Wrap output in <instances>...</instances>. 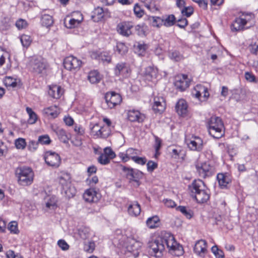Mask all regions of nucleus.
Masks as SVG:
<instances>
[{"instance_id": "f257e3e1", "label": "nucleus", "mask_w": 258, "mask_h": 258, "mask_svg": "<svg viewBox=\"0 0 258 258\" xmlns=\"http://www.w3.org/2000/svg\"><path fill=\"white\" fill-rule=\"evenodd\" d=\"M165 245L169 250H177L175 254L177 256L183 253L182 246L177 243L173 235L168 232H164L161 236L151 241L148 243L149 252L151 255L156 257H161L165 249Z\"/></svg>"}, {"instance_id": "f03ea898", "label": "nucleus", "mask_w": 258, "mask_h": 258, "mask_svg": "<svg viewBox=\"0 0 258 258\" xmlns=\"http://www.w3.org/2000/svg\"><path fill=\"white\" fill-rule=\"evenodd\" d=\"M208 123L209 134L213 137L219 139L224 135V124L220 117L212 116Z\"/></svg>"}, {"instance_id": "7ed1b4c3", "label": "nucleus", "mask_w": 258, "mask_h": 258, "mask_svg": "<svg viewBox=\"0 0 258 258\" xmlns=\"http://www.w3.org/2000/svg\"><path fill=\"white\" fill-rule=\"evenodd\" d=\"M16 174L20 184L26 186L31 184L33 181L34 173L30 167H20L16 170Z\"/></svg>"}, {"instance_id": "20e7f679", "label": "nucleus", "mask_w": 258, "mask_h": 258, "mask_svg": "<svg viewBox=\"0 0 258 258\" xmlns=\"http://www.w3.org/2000/svg\"><path fill=\"white\" fill-rule=\"evenodd\" d=\"M254 15L251 13L242 14L239 18H237L232 25L233 31H240L244 28L250 27L252 24Z\"/></svg>"}, {"instance_id": "39448f33", "label": "nucleus", "mask_w": 258, "mask_h": 258, "mask_svg": "<svg viewBox=\"0 0 258 258\" xmlns=\"http://www.w3.org/2000/svg\"><path fill=\"white\" fill-rule=\"evenodd\" d=\"M89 127L91 135L96 139H106L111 134V129L108 126H102L97 123H90Z\"/></svg>"}, {"instance_id": "423d86ee", "label": "nucleus", "mask_w": 258, "mask_h": 258, "mask_svg": "<svg viewBox=\"0 0 258 258\" xmlns=\"http://www.w3.org/2000/svg\"><path fill=\"white\" fill-rule=\"evenodd\" d=\"M197 172L199 176L206 178L207 176H210L215 172V169L213 166H211L209 162H204L197 163L196 165Z\"/></svg>"}, {"instance_id": "0eeeda50", "label": "nucleus", "mask_w": 258, "mask_h": 258, "mask_svg": "<svg viewBox=\"0 0 258 258\" xmlns=\"http://www.w3.org/2000/svg\"><path fill=\"white\" fill-rule=\"evenodd\" d=\"M82 61L77 57L70 55L66 57L63 60L64 67L68 70L73 72L78 71L82 65Z\"/></svg>"}, {"instance_id": "6e6552de", "label": "nucleus", "mask_w": 258, "mask_h": 258, "mask_svg": "<svg viewBox=\"0 0 258 258\" xmlns=\"http://www.w3.org/2000/svg\"><path fill=\"white\" fill-rule=\"evenodd\" d=\"M44 160L47 165L54 168L58 167L61 163L59 155L54 152L47 151L44 155Z\"/></svg>"}, {"instance_id": "1a4fd4ad", "label": "nucleus", "mask_w": 258, "mask_h": 258, "mask_svg": "<svg viewBox=\"0 0 258 258\" xmlns=\"http://www.w3.org/2000/svg\"><path fill=\"white\" fill-rule=\"evenodd\" d=\"M105 103L109 108H113L121 101L120 95L115 92H108L105 95Z\"/></svg>"}, {"instance_id": "9d476101", "label": "nucleus", "mask_w": 258, "mask_h": 258, "mask_svg": "<svg viewBox=\"0 0 258 258\" xmlns=\"http://www.w3.org/2000/svg\"><path fill=\"white\" fill-rule=\"evenodd\" d=\"M114 74L116 76L127 78L131 74L129 67L124 62L118 63L114 69Z\"/></svg>"}, {"instance_id": "9b49d317", "label": "nucleus", "mask_w": 258, "mask_h": 258, "mask_svg": "<svg viewBox=\"0 0 258 258\" xmlns=\"http://www.w3.org/2000/svg\"><path fill=\"white\" fill-rule=\"evenodd\" d=\"M190 80L185 75H179L175 77L174 85L180 91L186 89L189 85Z\"/></svg>"}, {"instance_id": "f8f14e48", "label": "nucleus", "mask_w": 258, "mask_h": 258, "mask_svg": "<svg viewBox=\"0 0 258 258\" xmlns=\"http://www.w3.org/2000/svg\"><path fill=\"white\" fill-rule=\"evenodd\" d=\"M133 26L128 22H122L119 23L116 27L117 32L121 35L128 37L132 34V29Z\"/></svg>"}, {"instance_id": "ddd939ff", "label": "nucleus", "mask_w": 258, "mask_h": 258, "mask_svg": "<svg viewBox=\"0 0 258 258\" xmlns=\"http://www.w3.org/2000/svg\"><path fill=\"white\" fill-rule=\"evenodd\" d=\"M101 195L94 188L87 189L83 194V199L88 203H96L101 199Z\"/></svg>"}, {"instance_id": "4468645a", "label": "nucleus", "mask_w": 258, "mask_h": 258, "mask_svg": "<svg viewBox=\"0 0 258 258\" xmlns=\"http://www.w3.org/2000/svg\"><path fill=\"white\" fill-rule=\"evenodd\" d=\"M31 68L36 74H41L45 70L46 64L42 58H36L31 61Z\"/></svg>"}, {"instance_id": "2eb2a0df", "label": "nucleus", "mask_w": 258, "mask_h": 258, "mask_svg": "<svg viewBox=\"0 0 258 258\" xmlns=\"http://www.w3.org/2000/svg\"><path fill=\"white\" fill-rule=\"evenodd\" d=\"M206 187L204 182L200 179L195 180L188 186L191 196L193 198L203 189H205Z\"/></svg>"}, {"instance_id": "dca6fc26", "label": "nucleus", "mask_w": 258, "mask_h": 258, "mask_svg": "<svg viewBox=\"0 0 258 258\" xmlns=\"http://www.w3.org/2000/svg\"><path fill=\"white\" fill-rule=\"evenodd\" d=\"M187 144L191 150L200 151L203 149V141L198 137H192Z\"/></svg>"}, {"instance_id": "f3484780", "label": "nucleus", "mask_w": 258, "mask_h": 258, "mask_svg": "<svg viewBox=\"0 0 258 258\" xmlns=\"http://www.w3.org/2000/svg\"><path fill=\"white\" fill-rule=\"evenodd\" d=\"M153 109L156 113H162L165 109V102L162 97L157 96L154 98Z\"/></svg>"}, {"instance_id": "a211bd4d", "label": "nucleus", "mask_w": 258, "mask_h": 258, "mask_svg": "<svg viewBox=\"0 0 258 258\" xmlns=\"http://www.w3.org/2000/svg\"><path fill=\"white\" fill-rule=\"evenodd\" d=\"M175 109L177 113L180 116L184 117L188 112L187 104L184 99H180L177 102Z\"/></svg>"}, {"instance_id": "6ab92c4d", "label": "nucleus", "mask_w": 258, "mask_h": 258, "mask_svg": "<svg viewBox=\"0 0 258 258\" xmlns=\"http://www.w3.org/2000/svg\"><path fill=\"white\" fill-rule=\"evenodd\" d=\"M128 119L132 122H141L144 121L145 116L139 111L135 110H129L127 113Z\"/></svg>"}, {"instance_id": "aec40b11", "label": "nucleus", "mask_w": 258, "mask_h": 258, "mask_svg": "<svg viewBox=\"0 0 258 258\" xmlns=\"http://www.w3.org/2000/svg\"><path fill=\"white\" fill-rule=\"evenodd\" d=\"M217 179L219 186L221 188H225L231 182L230 176L227 173H218Z\"/></svg>"}, {"instance_id": "412c9836", "label": "nucleus", "mask_w": 258, "mask_h": 258, "mask_svg": "<svg viewBox=\"0 0 258 258\" xmlns=\"http://www.w3.org/2000/svg\"><path fill=\"white\" fill-rule=\"evenodd\" d=\"M207 242L205 240L198 241L194 247V251L198 255L202 256L207 251Z\"/></svg>"}, {"instance_id": "4be33fe9", "label": "nucleus", "mask_w": 258, "mask_h": 258, "mask_svg": "<svg viewBox=\"0 0 258 258\" xmlns=\"http://www.w3.org/2000/svg\"><path fill=\"white\" fill-rule=\"evenodd\" d=\"M48 94L51 97L58 99L63 93V90L60 86L56 85L49 86Z\"/></svg>"}, {"instance_id": "5701e85b", "label": "nucleus", "mask_w": 258, "mask_h": 258, "mask_svg": "<svg viewBox=\"0 0 258 258\" xmlns=\"http://www.w3.org/2000/svg\"><path fill=\"white\" fill-rule=\"evenodd\" d=\"M158 74V70L157 68L153 67H148L146 68L144 76L145 79L148 81H152L157 78Z\"/></svg>"}, {"instance_id": "b1692460", "label": "nucleus", "mask_w": 258, "mask_h": 258, "mask_svg": "<svg viewBox=\"0 0 258 258\" xmlns=\"http://www.w3.org/2000/svg\"><path fill=\"white\" fill-rule=\"evenodd\" d=\"M199 203H204L206 202L210 198L209 190L207 187L203 189L194 197Z\"/></svg>"}, {"instance_id": "393cba45", "label": "nucleus", "mask_w": 258, "mask_h": 258, "mask_svg": "<svg viewBox=\"0 0 258 258\" xmlns=\"http://www.w3.org/2000/svg\"><path fill=\"white\" fill-rule=\"evenodd\" d=\"M42 112L45 115L52 118L56 117L59 113L58 109L56 105L46 107L43 110Z\"/></svg>"}, {"instance_id": "a878e982", "label": "nucleus", "mask_w": 258, "mask_h": 258, "mask_svg": "<svg viewBox=\"0 0 258 258\" xmlns=\"http://www.w3.org/2000/svg\"><path fill=\"white\" fill-rule=\"evenodd\" d=\"M128 212L132 216H137L141 213L140 205L137 202H134L129 205Z\"/></svg>"}, {"instance_id": "bb28decb", "label": "nucleus", "mask_w": 258, "mask_h": 258, "mask_svg": "<svg viewBox=\"0 0 258 258\" xmlns=\"http://www.w3.org/2000/svg\"><path fill=\"white\" fill-rule=\"evenodd\" d=\"M101 79V76L97 71H92L89 73L88 80L92 84L98 83Z\"/></svg>"}, {"instance_id": "cd10ccee", "label": "nucleus", "mask_w": 258, "mask_h": 258, "mask_svg": "<svg viewBox=\"0 0 258 258\" xmlns=\"http://www.w3.org/2000/svg\"><path fill=\"white\" fill-rule=\"evenodd\" d=\"M46 207L49 209L54 210L57 207V200L54 196H47L45 199Z\"/></svg>"}, {"instance_id": "c85d7f7f", "label": "nucleus", "mask_w": 258, "mask_h": 258, "mask_svg": "<svg viewBox=\"0 0 258 258\" xmlns=\"http://www.w3.org/2000/svg\"><path fill=\"white\" fill-rule=\"evenodd\" d=\"M147 226L151 229L155 228L159 226L160 220L158 217L153 216L149 218L146 221Z\"/></svg>"}, {"instance_id": "c756f323", "label": "nucleus", "mask_w": 258, "mask_h": 258, "mask_svg": "<svg viewBox=\"0 0 258 258\" xmlns=\"http://www.w3.org/2000/svg\"><path fill=\"white\" fill-rule=\"evenodd\" d=\"M56 134L59 139L63 143L68 142L70 138V134H67L62 128H58L56 130Z\"/></svg>"}, {"instance_id": "7c9ffc66", "label": "nucleus", "mask_w": 258, "mask_h": 258, "mask_svg": "<svg viewBox=\"0 0 258 258\" xmlns=\"http://www.w3.org/2000/svg\"><path fill=\"white\" fill-rule=\"evenodd\" d=\"M205 91V87L202 85H197L194 88L192 92V95L195 98H198L201 100L202 97V92Z\"/></svg>"}, {"instance_id": "2f4dec72", "label": "nucleus", "mask_w": 258, "mask_h": 258, "mask_svg": "<svg viewBox=\"0 0 258 258\" xmlns=\"http://www.w3.org/2000/svg\"><path fill=\"white\" fill-rule=\"evenodd\" d=\"M62 191L64 192L65 196L68 198H73L76 193V190L74 186L71 184L64 186L62 188Z\"/></svg>"}, {"instance_id": "473e14b6", "label": "nucleus", "mask_w": 258, "mask_h": 258, "mask_svg": "<svg viewBox=\"0 0 258 258\" xmlns=\"http://www.w3.org/2000/svg\"><path fill=\"white\" fill-rule=\"evenodd\" d=\"M163 25L166 27H170L173 25L175 22V17L173 15L163 16Z\"/></svg>"}, {"instance_id": "72a5a7b5", "label": "nucleus", "mask_w": 258, "mask_h": 258, "mask_svg": "<svg viewBox=\"0 0 258 258\" xmlns=\"http://www.w3.org/2000/svg\"><path fill=\"white\" fill-rule=\"evenodd\" d=\"M176 210L180 212L187 219H188L191 218L194 215L193 212L184 206H179L176 208Z\"/></svg>"}, {"instance_id": "f704fd0d", "label": "nucleus", "mask_w": 258, "mask_h": 258, "mask_svg": "<svg viewBox=\"0 0 258 258\" xmlns=\"http://www.w3.org/2000/svg\"><path fill=\"white\" fill-rule=\"evenodd\" d=\"M149 20L153 27L159 28L163 25L162 17L152 16L149 18Z\"/></svg>"}, {"instance_id": "c9c22d12", "label": "nucleus", "mask_w": 258, "mask_h": 258, "mask_svg": "<svg viewBox=\"0 0 258 258\" xmlns=\"http://www.w3.org/2000/svg\"><path fill=\"white\" fill-rule=\"evenodd\" d=\"M59 183L62 185L63 188L64 186H67L71 183V176L68 173H64L59 177Z\"/></svg>"}, {"instance_id": "e433bc0d", "label": "nucleus", "mask_w": 258, "mask_h": 258, "mask_svg": "<svg viewBox=\"0 0 258 258\" xmlns=\"http://www.w3.org/2000/svg\"><path fill=\"white\" fill-rule=\"evenodd\" d=\"M41 23L46 27L51 26L53 23L52 16L47 14L43 15L41 17Z\"/></svg>"}, {"instance_id": "4c0bfd02", "label": "nucleus", "mask_w": 258, "mask_h": 258, "mask_svg": "<svg viewBox=\"0 0 258 258\" xmlns=\"http://www.w3.org/2000/svg\"><path fill=\"white\" fill-rule=\"evenodd\" d=\"M76 14L79 16V18L78 19L72 18L69 21V28H72L73 27H75L77 26L83 20L82 15L79 13H76Z\"/></svg>"}, {"instance_id": "58836bf2", "label": "nucleus", "mask_w": 258, "mask_h": 258, "mask_svg": "<svg viewBox=\"0 0 258 258\" xmlns=\"http://www.w3.org/2000/svg\"><path fill=\"white\" fill-rule=\"evenodd\" d=\"M26 111L29 115V119L28 120L29 123H35L37 120V115L32 110L31 108L29 107L26 108Z\"/></svg>"}, {"instance_id": "ea45409f", "label": "nucleus", "mask_w": 258, "mask_h": 258, "mask_svg": "<svg viewBox=\"0 0 258 258\" xmlns=\"http://www.w3.org/2000/svg\"><path fill=\"white\" fill-rule=\"evenodd\" d=\"M6 53V52L0 47V75H1L6 74L8 70V69H2L1 68L5 61V54Z\"/></svg>"}, {"instance_id": "a19ab883", "label": "nucleus", "mask_w": 258, "mask_h": 258, "mask_svg": "<svg viewBox=\"0 0 258 258\" xmlns=\"http://www.w3.org/2000/svg\"><path fill=\"white\" fill-rule=\"evenodd\" d=\"M143 176V173L138 170L134 169L133 173V177L131 178L130 182L135 181L136 182L138 185H139V180L142 178Z\"/></svg>"}, {"instance_id": "79ce46f5", "label": "nucleus", "mask_w": 258, "mask_h": 258, "mask_svg": "<svg viewBox=\"0 0 258 258\" xmlns=\"http://www.w3.org/2000/svg\"><path fill=\"white\" fill-rule=\"evenodd\" d=\"M4 84L7 87H16L17 85L16 80L11 77H7L4 80Z\"/></svg>"}, {"instance_id": "37998d69", "label": "nucleus", "mask_w": 258, "mask_h": 258, "mask_svg": "<svg viewBox=\"0 0 258 258\" xmlns=\"http://www.w3.org/2000/svg\"><path fill=\"white\" fill-rule=\"evenodd\" d=\"M20 40L22 45L25 47H28L31 43V39L29 36L23 35L20 37Z\"/></svg>"}, {"instance_id": "c03bdc74", "label": "nucleus", "mask_w": 258, "mask_h": 258, "mask_svg": "<svg viewBox=\"0 0 258 258\" xmlns=\"http://www.w3.org/2000/svg\"><path fill=\"white\" fill-rule=\"evenodd\" d=\"M144 6L150 11L155 10V1L153 0H145L143 2Z\"/></svg>"}, {"instance_id": "a18cd8bd", "label": "nucleus", "mask_w": 258, "mask_h": 258, "mask_svg": "<svg viewBox=\"0 0 258 258\" xmlns=\"http://www.w3.org/2000/svg\"><path fill=\"white\" fill-rule=\"evenodd\" d=\"M95 247V244L93 241H88L85 243L84 249L85 251L89 252L92 253Z\"/></svg>"}, {"instance_id": "49530a36", "label": "nucleus", "mask_w": 258, "mask_h": 258, "mask_svg": "<svg viewBox=\"0 0 258 258\" xmlns=\"http://www.w3.org/2000/svg\"><path fill=\"white\" fill-rule=\"evenodd\" d=\"M120 168L125 173L127 178H128L130 181L131 178L133 177V173L134 171V169L127 168L122 165L120 166Z\"/></svg>"}, {"instance_id": "de8ad7c7", "label": "nucleus", "mask_w": 258, "mask_h": 258, "mask_svg": "<svg viewBox=\"0 0 258 258\" xmlns=\"http://www.w3.org/2000/svg\"><path fill=\"white\" fill-rule=\"evenodd\" d=\"M16 147L18 149H24L26 146V143L25 139L19 138L15 141Z\"/></svg>"}, {"instance_id": "09e8293b", "label": "nucleus", "mask_w": 258, "mask_h": 258, "mask_svg": "<svg viewBox=\"0 0 258 258\" xmlns=\"http://www.w3.org/2000/svg\"><path fill=\"white\" fill-rule=\"evenodd\" d=\"M131 159L137 164L143 165L146 164L147 159L145 157H140L138 156H131Z\"/></svg>"}, {"instance_id": "8fccbe9b", "label": "nucleus", "mask_w": 258, "mask_h": 258, "mask_svg": "<svg viewBox=\"0 0 258 258\" xmlns=\"http://www.w3.org/2000/svg\"><path fill=\"white\" fill-rule=\"evenodd\" d=\"M211 250L217 258H223L224 257V252L221 250L219 249L217 246H213Z\"/></svg>"}, {"instance_id": "3c124183", "label": "nucleus", "mask_w": 258, "mask_h": 258, "mask_svg": "<svg viewBox=\"0 0 258 258\" xmlns=\"http://www.w3.org/2000/svg\"><path fill=\"white\" fill-rule=\"evenodd\" d=\"M135 51L139 55H142L145 51L146 49V45L144 44H138L136 46L135 45Z\"/></svg>"}, {"instance_id": "603ef678", "label": "nucleus", "mask_w": 258, "mask_h": 258, "mask_svg": "<svg viewBox=\"0 0 258 258\" xmlns=\"http://www.w3.org/2000/svg\"><path fill=\"white\" fill-rule=\"evenodd\" d=\"M110 158L105 154H102L98 158V162L102 165H106L110 162Z\"/></svg>"}, {"instance_id": "864d4df0", "label": "nucleus", "mask_w": 258, "mask_h": 258, "mask_svg": "<svg viewBox=\"0 0 258 258\" xmlns=\"http://www.w3.org/2000/svg\"><path fill=\"white\" fill-rule=\"evenodd\" d=\"M99 57L103 63H109L111 62V57L107 53H102Z\"/></svg>"}, {"instance_id": "5fc2aeb1", "label": "nucleus", "mask_w": 258, "mask_h": 258, "mask_svg": "<svg viewBox=\"0 0 258 258\" xmlns=\"http://www.w3.org/2000/svg\"><path fill=\"white\" fill-rule=\"evenodd\" d=\"M8 229L13 233L16 234L18 232V224L16 221H12L9 223Z\"/></svg>"}, {"instance_id": "6e6d98bb", "label": "nucleus", "mask_w": 258, "mask_h": 258, "mask_svg": "<svg viewBox=\"0 0 258 258\" xmlns=\"http://www.w3.org/2000/svg\"><path fill=\"white\" fill-rule=\"evenodd\" d=\"M181 12L183 15L188 17L193 13L194 9L191 7H184L181 10Z\"/></svg>"}, {"instance_id": "4d7b16f0", "label": "nucleus", "mask_w": 258, "mask_h": 258, "mask_svg": "<svg viewBox=\"0 0 258 258\" xmlns=\"http://www.w3.org/2000/svg\"><path fill=\"white\" fill-rule=\"evenodd\" d=\"M169 57L171 59L178 61L181 60L183 58L182 55L178 51H174L169 54Z\"/></svg>"}, {"instance_id": "13d9d810", "label": "nucleus", "mask_w": 258, "mask_h": 258, "mask_svg": "<svg viewBox=\"0 0 258 258\" xmlns=\"http://www.w3.org/2000/svg\"><path fill=\"white\" fill-rule=\"evenodd\" d=\"M38 143L42 145H48L50 143V139L48 136L44 135L39 137Z\"/></svg>"}, {"instance_id": "bf43d9fd", "label": "nucleus", "mask_w": 258, "mask_h": 258, "mask_svg": "<svg viewBox=\"0 0 258 258\" xmlns=\"http://www.w3.org/2000/svg\"><path fill=\"white\" fill-rule=\"evenodd\" d=\"M134 11L135 15L139 18L142 17L144 14V10L141 9L138 4L135 5Z\"/></svg>"}, {"instance_id": "052dcab7", "label": "nucleus", "mask_w": 258, "mask_h": 258, "mask_svg": "<svg viewBox=\"0 0 258 258\" xmlns=\"http://www.w3.org/2000/svg\"><path fill=\"white\" fill-rule=\"evenodd\" d=\"M143 244V242L140 240H136L134 241V242L132 244V250L134 251H138L142 247Z\"/></svg>"}, {"instance_id": "680f3d73", "label": "nucleus", "mask_w": 258, "mask_h": 258, "mask_svg": "<svg viewBox=\"0 0 258 258\" xmlns=\"http://www.w3.org/2000/svg\"><path fill=\"white\" fill-rule=\"evenodd\" d=\"M104 154L107 155L110 159H113L115 157V153L109 147H106L104 148Z\"/></svg>"}, {"instance_id": "e2e57ef3", "label": "nucleus", "mask_w": 258, "mask_h": 258, "mask_svg": "<svg viewBox=\"0 0 258 258\" xmlns=\"http://www.w3.org/2000/svg\"><path fill=\"white\" fill-rule=\"evenodd\" d=\"M57 245L62 250H67L69 248V244L63 239L59 240L57 241Z\"/></svg>"}, {"instance_id": "0e129e2a", "label": "nucleus", "mask_w": 258, "mask_h": 258, "mask_svg": "<svg viewBox=\"0 0 258 258\" xmlns=\"http://www.w3.org/2000/svg\"><path fill=\"white\" fill-rule=\"evenodd\" d=\"M27 25V22L23 19H19L16 23V26L19 29L25 28Z\"/></svg>"}, {"instance_id": "69168bd1", "label": "nucleus", "mask_w": 258, "mask_h": 258, "mask_svg": "<svg viewBox=\"0 0 258 258\" xmlns=\"http://www.w3.org/2000/svg\"><path fill=\"white\" fill-rule=\"evenodd\" d=\"M117 50L119 53L123 54L127 51V47L122 43H118L117 46Z\"/></svg>"}, {"instance_id": "338daca9", "label": "nucleus", "mask_w": 258, "mask_h": 258, "mask_svg": "<svg viewBox=\"0 0 258 258\" xmlns=\"http://www.w3.org/2000/svg\"><path fill=\"white\" fill-rule=\"evenodd\" d=\"M103 12L102 8L98 7L94 9L93 13L95 16L98 17V19H100L103 17Z\"/></svg>"}, {"instance_id": "774afa93", "label": "nucleus", "mask_w": 258, "mask_h": 258, "mask_svg": "<svg viewBox=\"0 0 258 258\" xmlns=\"http://www.w3.org/2000/svg\"><path fill=\"white\" fill-rule=\"evenodd\" d=\"M6 256L7 258H22L20 254H15L14 251L9 250L6 252Z\"/></svg>"}]
</instances>
